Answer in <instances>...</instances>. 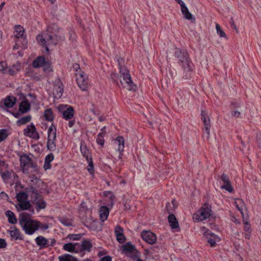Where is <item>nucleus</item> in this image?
Segmentation results:
<instances>
[{
  "instance_id": "1",
  "label": "nucleus",
  "mask_w": 261,
  "mask_h": 261,
  "mask_svg": "<svg viewBox=\"0 0 261 261\" xmlns=\"http://www.w3.org/2000/svg\"><path fill=\"white\" fill-rule=\"evenodd\" d=\"M65 38L64 34L55 23L49 25L46 33L38 35L36 38L38 43L45 47L47 51L49 50L48 46L56 45Z\"/></svg>"
},
{
  "instance_id": "2",
  "label": "nucleus",
  "mask_w": 261,
  "mask_h": 261,
  "mask_svg": "<svg viewBox=\"0 0 261 261\" xmlns=\"http://www.w3.org/2000/svg\"><path fill=\"white\" fill-rule=\"evenodd\" d=\"M30 215L27 213L20 214L19 224L25 233L28 235L34 234L40 227V222L31 219Z\"/></svg>"
},
{
  "instance_id": "3",
  "label": "nucleus",
  "mask_w": 261,
  "mask_h": 261,
  "mask_svg": "<svg viewBox=\"0 0 261 261\" xmlns=\"http://www.w3.org/2000/svg\"><path fill=\"white\" fill-rule=\"evenodd\" d=\"M20 167L23 173L29 174L38 172L36 163L28 155L23 154L20 157Z\"/></svg>"
},
{
  "instance_id": "4",
  "label": "nucleus",
  "mask_w": 261,
  "mask_h": 261,
  "mask_svg": "<svg viewBox=\"0 0 261 261\" xmlns=\"http://www.w3.org/2000/svg\"><path fill=\"white\" fill-rule=\"evenodd\" d=\"M120 76L122 78L120 80L122 86L129 91L136 90V86L133 82L130 74V71L126 66H119Z\"/></svg>"
},
{
  "instance_id": "5",
  "label": "nucleus",
  "mask_w": 261,
  "mask_h": 261,
  "mask_svg": "<svg viewBox=\"0 0 261 261\" xmlns=\"http://www.w3.org/2000/svg\"><path fill=\"white\" fill-rule=\"evenodd\" d=\"M235 205L239 211L241 212L243 217V221L245 224L244 228L245 231V238L247 239H249L250 238V234L251 232V227L250 224L248 223L247 219L244 218V214L243 212L244 204L243 200L239 198L236 199L235 200Z\"/></svg>"
},
{
  "instance_id": "6",
  "label": "nucleus",
  "mask_w": 261,
  "mask_h": 261,
  "mask_svg": "<svg viewBox=\"0 0 261 261\" xmlns=\"http://www.w3.org/2000/svg\"><path fill=\"white\" fill-rule=\"evenodd\" d=\"M211 207L204 204L196 213L194 214L193 218L195 221H202L210 217L211 215Z\"/></svg>"
},
{
  "instance_id": "7",
  "label": "nucleus",
  "mask_w": 261,
  "mask_h": 261,
  "mask_svg": "<svg viewBox=\"0 0 261 261\" xmlns=\"http://www.w3.org/2000/svg\"><path fill=\"white\" fill-rule=\"evenodd\" d=\"M47 133V148L51 151H55L56 150V128L53 124L48 128Z\"/></svg>"
},
{
  "instance_id": "8",
  "label": "nucleus",
  "mask_w": 261,
  "mask_h": 261,
  "mask_svg": "<svg viewBox=\"0 0 261 261\" xmlns=\"http://www.w3.org/2000/svg\"><path fill=\"white\" fill-rule=\"evenodd\" d=\"M75 75L79 87L83 91L87 90L88 88V82L87 81V76L84 72L81 70L80 66L75 70Z\"/></svg>"
},
{
  "instance_id": "9",
  "label": "nucleus",
  "mask_w": 261,
  "mask_h": 261,
  "mask_svg": "<svg viewBox=\"0 0 261 261\" xmlns=\"http://www.w3.org/2000/svg\"><path fill=\"white\" fill-rule=\"evenodd\" d=\"M31 189L32 190V192L35 194L34 203L37 206V211H39L40 210L45 208L46 205V202L42 199V197L37 193V191L35 188L32 187Z\"/></svg>"
},
{
  "instance_id": "10",
  "label": "nucleus",
  "mask_w": 261,
  "mask_h": 261,
  "mask_svg": "<svg viewBox=\"0 0 261 261\" xmlns=\"http://www.w3.org/2000/svg\"><path fill=\"white\" fill-rule=\"evenodd\" d=\"M63 85L60 80H56L53 91L54 98L56 99L60 98L63 95Z\"/></svg>"
},
{
  "instance_id": "11",
  "label": "nucleus",
  "mask_w": 261,
  "mask_h": 261,
  "mask_svg": "<svg viewBox=\"0 0 261 261\" xmlns=\"http://www.w3.org/2000/svg\"><path fill=\"white\" fill-rule=\"evenodd\" d=\"M176 55L179 61V63L182 64L183 65H189L191 63L189 55L186 51H177L176 52Z\"/></svg>"
},
{
  "instance_id": "12",
  "label": "nucleus",
  "mask_w": 261,
  "mask_h": 261,
  "mask_svg": "<svg viewBox=\"0 0 261 261\" xmlns=\"http://www.w3.org/2000/svg\"><path fill=\"white\" fill-rule=\"evenodd\" d=\"M201 229L204 231L203 234L207 238V242L210 244L211 247H213L216 244V242L218 240V237L212 233L208 229H206L205 227H202Z\"/></svg>"
},
{
  "instance_id": "13",
  "label": "nucleus",
  "mask_w": 261,
  "mask_h": 261,
  "mask_svg": "<svg viewBox=\"0 0 261 261\" xmlns=\"http://www.w3.org/2000/svg\"><path fill=\"white\" fill-rule=\"evenodd\" d=\"M141 237L143 240L150 244L155 243L156 241L155 234L150 231H143L141 233Z\"/></svg>"
},
{
  "instance_id": "14",
  "label": "nucleus",
  "mask_w": 261,
  "mask_h": 261,
  "mask_svg": "<svg viewBox=\"0 0 261 261\" xmlns=\"http://www.w3.org/2000/svg\"><path fill=\"white\" fill-rule=\"evenodd\" d=\"M220 178L224 183V185L221 186V189H225L230 193L232 192L233 190V189L231 185V183L228 177L226 174H223L221 176Z\"/></svg>"
},
{
  "instance_id": "15",
  "label": "nucleus",
  "mask_w": 261,
  "mask_h": 261,
  "mask_svg": "<svg viewBox=\"0 0 261 261\" xmlns=\"http://www.w3.org/2000/svg\"><path fill=\"white\" fill-rule=\"evenodd\" d=\"M201 119L204 125V128L207 134V138L208 139L210 136V119L205 111H202L201 112Z\"/></svg>"
},
{
  "instance_id": "16",
  "label": "nucleus",
  "mask_w": 261,
  "mask_h": 261,
  "mask_svg": "<svg viewBox=\"0 0 261 261\" xmlns=\"http://www.w3.org/2000/svg\"><path fill=\"white\" fill-rule=\"evenodd\" d=\"M123 250L126 252V253H130L134 254V255L132 256L134 259H136L139 255L137 254L139 252L136 249L135 246L130 244L129 243H126L123 246Z\"/></svg>"
},
{
  "instance_id": "17",
  "label": "nucleus",
  "mask_w": 261,
  "mask_h": 261,
  "mask_svg": "<svg viewBox=\"0 0 261 261\" xmlns=\"http://www.w3.org/2000/svg\"><path fill=\"white\" fill-rule=\"evenodd\" d=\"M24 135L33 138L38 137V134L36 132L35 126L33 123L24 129Z\"/></svg>"
},
{
  "instance_id": "18",
  "label": "nucleus",
  "mask_w": 261,
  "mask_h": 261,
  "mask_svg": "<svg viewBox=\"0 0 261 261\" xmlns=\"http://www.w3.org/2000/svg\"><path fill=\"white\" fill-rule=\"evenodd\" d=\"M115 233L117 241L120 243H123L125 241V237L123 234V229L119 225L116 226Z\"/></svg>"
},
{
  "instance_id": "19",
  "label": "nucleus",
  "mask_w": 261,
  "mask_h": 261,
  "mask_svg": "<svg viewBox=\"0 0 261 261\" xmlns=\"http://www.w3.org/2000/svg\"><path fill=\"white\" fill-rule=\"evenodd\" d=\"M8 232L9 233L11 238L15 240H23V237L19 230L14 226L11 227L10 229L8 230Z\"/></svg>"
},
{
  "instance_id": "20",
  "label": "nucleus",
  "mask_w": 261,
  "mask_h": 261,
  "mask_svg": "<svg viewBox=\"0 0 261 261\" xmlns=\"http://www.w3.org/2000/svg\"><path fill=\"white\" fill-rule=\"evenodd\" d=\"M181 7V11L184 17L188 20H193L195 21V18L193 17L192 14L189 11V10L184 3L180 4Z\"/></svg>"
},
{
  "instance_id": "21",
  "label": "nucleus",
  "mask_w": 261,
  "mask_h": 261,
  "mask_svg": "<svg viewBox=\"0 0 261 261\" xmlns=\"http://www.w3.org/2000/svg\"><path fill=\"white\" fill-rule=\"evenodd\" d=\"M36 244L40 248H45L49 246V241L43 236H38L35 239Z\"/></svg>"
},
{
  "instance_id": "22",
  "label": "nucleus",
  "mask_w": 261,
  "mask_h": 261,
  "mask_svg": "<svg viewBox=\"0 0 261 261\" xmlns=\"http://www.w3.org/2000/svg\"><path fill=\"white\" fill-rule=\"evenodd\" d=\"M115 142L118 145L117 150L120 152L119 158L121 159L122 156V152H123L124 148V140L122 137L118 136L116 139Z\"/></svg>"
},
{
  "instance_id": "23",
  "label": "nucleus",
  "mask_w": 261,
  "mask_h": 261,
  "mask_svg": "<svg viewBox=\"0 0 261 261\" xmlns=\"http://www.w3.org/2000/svg\"><path fill=\"white\" fill-rule=\"evenodd\" d=\"M24 32V30L22 27L20 25H17L15 27V32H14V36L17 39L16 40V44H18V42H19V38H22V36H23V33Z\"/></svg>"
},
{
  "instance_id": "24",
  "label": "nucleus",
  "mask_w": 261,
  "mask_h": 261,
  "mask_svg": "<svg viewBox=\"0 0 261 261\" xmlns=\"http://www.w3.org/2000/svg\"><path fill=\"white\" fill-rule=\"evenodd\" d=\"M16 98L12 96H8L3 100L4 106L8 108H12L16 103Z\"/></svg>"
},
{
  "instance_id": "25",
  "label": "nucleus",
  "mask_w": 261,
  "mask_h": 261,
  "mask_svg": "<svg viewBox=\"0 0 261 261\" xmlns=\"http://www.w3.org/2000/svg\"><path fill=\"white\" fill-rule=\"evenodd\" d=\"M19 109L22 113H26L30 110V104L25 98L20 103Z\"/></svg>"
},
{
  "instance_id": "26",
  "label": "nucleus",
  "mask_w": 261,
  "mask_h": 261,
  "mask_svg": "<svg viewBox=\"0 0 261 261\" xmlns=\"http://www.w3.org/2000/svg\"><path fill=\"white\" fill-rule=\"evenodd\" d=\"M63 118L66 120L71 119L73 117L74 110L71 106H68L66 110L63 111Z\"/></svg>"
},
{
  "instance_id": "27",
  "label": "nucleus",
  "mask_w": 261,
  "mask_h": 261,
  "mask_svg": "<svg viewBox=\"0 0 261 261\" xmlns=\"http://www.w3.org/2000/svg\"><path fill=\"white\" fill-rule=\"evenodd\" d=\"M109 211L107 206H101L99 211V217L100 220L104 222L106 221L109 216Z\"/></svg>"
},
{
  "instance_id": "28",
  "label": "nucleus",
  "mask_w": 261,
  "mask_h": 261,
  "mask_svg": "<svg viewBox=\"0 0 261 261\" xmlns=\"http://www.w3.org/2000/svg\"><path fill=\"white\" fill-rule=\"evenodd\" d=\"M168 221L172 228L175 229L178 227V222L174 215H169L168 216Z\"/></svg>"
},
{
  "instance_id": "29",
  "label": "nucleus",
  "mask_w": 261,
  "mask_h": 261,
  "mask_svg": "<svg viewBox=\"0 0 261 261\" xmlns=\"http://www.w3.org/2000/svg\"><path fill=\"white\" fill-rule=\"evenodd\" d=\"M49 63L45 61L44 57H38L33 61L32 65H49Z\"/></svg>"
},
{
  "instance_id": "30",
  "label": "nucleus",
  "mask_w": 261,
  "mask_h": 261,
  "mask_svg": "<svg viewBox=\"0 0 261 261\" xmlns=\"http://www.w3.org/2000/svg\"><path fill=\"white\" fill-rule=\"evenodd\" d=\"M40 67H42V70L45 74H48L53 71L51 66H32V70L33 71H35V70H38ZM31 70H32V68H28L27 72Z\"/></svg>"
},
{
  "instance_id": "31",
  "label": "nucleus",
  "mask_w": 261,
  "mask_h": 261,
  "mask_svg": "<svg viewBox=\"0 0 261 261\" xmlns=\"http://www.w3.org/2000/svg\"><path fill=\"white\" fill-rule=\"evenodd\" d=\"M59 261H78V260L69 254H64L62 255L59 256Z\"/></svg>"
},
{
  "instance_id": "32",
  "label": "nucleus",
  "mask_w": 261,
  "mask_h": 261,
  "mask_svg": "<svg viewBox=\"0 0 261 261\" xmlns=\"http://www.w3.org/2000/svg\"><path fill=\"white\" fill-rule=\"evenodd\" d=\"M6 216L8 218V221L10 223L14 224L17 222V219L14 214L12 211L8 210L6 212Z\"/></svg>"
},
{
  "instance_id": "33",
  "label": "nucleus",
  "mask_w": 261,
  "mask_h": 261,
  "mask_svg": "<svg viewBox=\"0 0 261 261\" xmlns=\"http://www.w3.org/2000/svg\"><path fill=\"white\" fill-rule=\"evenodd\" d=\"M44 116L45 120L48 121H51L54 118L53 111L51 109H46L44 113Z\"/></svg>"
},
{
  "instance_id": "34",
  "label": "nucleus",
  "mask_w": 261,
  "mask_h": 261,
  "mask_svg": "<svg viewBox=\"0 0 261 261\" xmlns=\"http://www.w3.org/2000/svg\"><path fill=\"white\" fill-rule=\"evenodd\" d=\"M31 118L32 117L30 115H27L25 117L20 118L17 121V124L18 126L25 124L31 121Z\"/></svg>"
},
{
  "instance_id": "35",
  "label": "nucleus",
  "mask_w": 261,
  "mask_h": 261,
  "mask_svg": "<svg viewBox=\"0 0 261 261\" xmlns=\"http://www.w3.org/2000/svg\"><path fill=\"white\" fill-rule=\"evenodd\" d=\"M63 249L68 252H73L75 250V245L71 243L65 244L63 247Z\"/></svg>"
},
{
  "instance_id": "36",
  "label": "nucleus",
  "mask_w": 261,
  "mask_h": 261,
  "mask_svg": "<svg viewBox=\"0 0 261 261\" xmlns=\"http://www.w3.org/2000/svg\"><path fill=\"white\" fill-rule=\"evenodd\" d=\"M92 244L90 241H84L81 245V249L83 250H86L90 251L92 247Z\"/></svg>"
},
{
  "instance_id": "37",
  "label": "nucleus",
  "mask_w": 261,
  "mask_h": 261,
  "mask_svg": "<svg viewBox=\"0 0 261 261\" xmlns=\"http://www.w3.org/2000/svg\"><path fill=\"white\" fill-rule=\"evenodd\" d=\"M18 205L21 210H29L30 208L31 203L29 201L25 200L19 202Z\"/></svg>"
},
{
  "instance_id": "38",
  "label": "nucleus",
  "mask_w": 261,
  "mask_h": 261,
  "mask_svg": "<svg viewBox=\"0 0 261 261\" xmlns=\"http://www.w3.org/2000/svg\"><path fill=\"white\" fill-rule=\"evenodd\" d=\"M81 151L82 154L86 159V160H88V159L91 158V156L90 155L89 150H88L87 147L85 145H81Z\"/></svg>"
},
{
  "instance_id": "39",
  "label": "nucleus",
  "mask_w": 261,
  "mask_h": 261,
  "mask_svg": "<svg viewBox=\"0 0 261 261\" xmlns=\"http://www.w3.org/2000/svg\"><path fill=\"white\" fill-rule=\"evenodd\" d=\"M1 177L5 182H7L11 178V172L8 170L5 172L0 173Z\"/></svg>"
},
{
  "instance_id": "40",
  "label": "nucleus",
  "mask_w": 261,
  "mask_h": 261,
  "mask_svg": "<svg viewBox=\"0 0 261 261\" xmlns=\"http://www.w3.org/2000/svg\"><path fill=\"white\" fill-rule=\"evenodd\" d=\"M28 198V195L25 192H20L16 195V198L19 202L27 200Z\"/></svg>"
},
{
  "instance_id": "41",
  "label": "nucleus",
  "mask_w": 261,
  "mask_h": 261,
  "mask_svg": "<svg viewBox=\"0 0 261 261\" xmlns=\"http://www.w3.org/2000/svg\"><path fill=\"white\" fill-rule=\"evenodd\" d=\"M104 136L105 133H100L98 134L96 138L97 143L102 146L105 143Z\"/></svg>"
},
{
  "instance_id": "42",
  "label": "nucleus",
  "mask_w": 261,
  "mask_h": 261,
  "mask_svg": "<svg viewBox=\"0 0 261 261\" xmlns=\"http://www.w3.org/2000/svg\"><path fill=\"white\" fill-rule=\"evenodd\" d=\"M9 134L6 129H0V142L5 140L8 136Z\"/></svg>"
},
{
  "instance_id": "43",
  "label": "nucleus",
  "mask_w": 261,
  "mask_h": 261,
  "mask_svg": "<svg viewBox=\"0 0 261 261\" xmlns=\"http://www.w3.org/2000/svg\"><path fill=\"white\" fill-rule=\"evenodd\" d=\"M216 29L217 33L220 36V37L226 38V36L225 32L221 29L220 26L218 23H217L216 25Z\"/></svg>"
},
{
  "instance_id": "44",
  "label": "nucleus",
  "mask_w": 261,
  "mask_h": 261,
  "mask_svg": "<svg viewBox=\"0 0 261 261\" xmlns=\"http://www.w3.org/2000/svg\"><path fill=\"white\" fill-rule=\"evenodd\" d=\"M88 163H89L88 166L87 167V170L90 173L92 174L94 170V166L92 160V158H90L88 160H87Z\"/></svg>"
},
{
  "instance_id": "45",
  "label": "nucleus",
  "mask_w": 261,
  "mask_h": 261,
  "mask_svg": "<svg viewBox=\"0 0 261 261\" xmlns=\"http://www.w3.org/2000/svg\"><path fill=\"white\" fill-rule=\"evenodd\" d=\"M8 170H9L8 165L4 161H0V173L5 172Z\"/></svg>"
},
{
  "instance_id": "46",
  "label": "nucleus",
  "mask_w": 261,
  "mask_h": 261,
  "mask_svg": "<svg viewBox=\"0 0 261 261\" xmlns=\"http://www.w3.org/2000/svg\"><path fill=\"white\" fill-rule=\"evenodd\" d=\"M105 195L110 199L111 204L112 206L115 199V195L112 192L110 191L107 192V193L105 194Z\"/></svg>"
},
{
  "instance_id": "47",
  "label": "nucleus",
  "mask_w": 261,
  "mask_h": 261,
  "mask_svg": "<svg viewBox=\"0 0 261 261\" xmlns=\"http://www.w3.org/2000/svg\"><path fill=\"white\" fill-rule=\"evenodd\" d=\"M60 222L61 223H62L63 224L66 226H69L71 225V221L69 219H67L66 218H61L60 219Z\"/></svg>"
},
{
  "instance_id": "48",
  "label": "nucleus",
  "mask_w": 261,
  "mask_h": 261,
  "mask_svg": "<svg viewBox=\"0 0 261 261\" xmlns=\"http://www.w3.org/2000/svg\"><path fill=\"white\" fill-rule=\"evenodd\" d=\"M182 70L184 71V74H185V76L187 77L188 76V72H191L193 70L192 66H182Z\"/></svg>"
},
{
  "instance_id": "49",
  "label": "nucleus",
  "mask_w": 261,
  "mask_h": 261,
  "mask_svg": "<svg viewBox=\"0 0 261 261\" xmlns=\"http://www.w3.org/2000/svg\"><path fill=\"white\" fill-rule=\"evenodd\" d=\"M22 38H19V43H21L22 46L24 48H25L28 44V41L27 40L25 36H23Z\"/></svg>"
},
{
  "instance_id": "50",
  "label": "nucleus",
  "mask_w": 261,
  "mask_h": 261,
  "mask_svg": "<svg viewBox=\"0 0 261 261\" xmlns=\"http://www.w3.org/2000/svg\"><path fill=\"white\" fill-rule=\"evenodd\" d=\"M15 66H0V72L3 73H8L10 67H14Z\"/></svg>"
},
{
  "instance_id": "51",
  "label": "nucleus",
  "mask_w": 261,
  "mask_h": 261,
  "mask_svg": "<svg viewBox=\"0 0 261 261\" xmlns=\"http://www.w3.org/2000/svg\"><path fill=\"white\" fill-rule=\"evenodd\" d=\"M69 239L72 240H77L81 238V234H69L68 237Z\"/></svg>"
},
{
  "instance_id": "52",
  "label": "nucleus",
  "mask_w": 261,
  "mask_h": 261,
  "mask_svg": "<svg viewBox=\"0 0 261 261\" xmlns=\"http://www.w3.org/2000/svg\"><path fill=\"white\" fill-rule=\"evenodd\" d=\"M54 156L53 153H50L46 156L45 161L50 163L54 160Z\"/></svg>"
},
{
  "instance_id": "53",
  "label": "nucleus",
  "mask_w": 261,
  "mask_h": 261,
  "mask_svg": "<svg viewBox=\"0 0 261 261\" xmlns=\"http://www.w3.org/2000/svg\"><path fill=\"white\" fill-rule=\"evenodd\" d=\"M18 70H19V69L16 68V66H15L14 67H10V69H9V74L10 75H14Z\"/></svg>"
},
{
  "instance_id": "54",
  "label": "nucleus",
  "mask_w": 261,
  "mask_h": 261,
  "mask_svg": "<svg viewBox=\"0 0 261 261\" xmlns=\"http://www.w3.org/2000/svg\"><path fill=\"white\" fill-rule=\"evenodd\" d=\"M119 75L117 73H113L111 74V77H112V80L115 82H116L117 84H118V81L119 80Z\"/></svg>"
},
{
  "instance_id": "55",
  "label": "nucleus",
  "mask_w": 261,
  "mask_h": 261,
  "mask_svg": "<svg viewBox=\"0 0 261 261\" xmlns=\"http://www.w3.org/2000/svg\"><path fill=\"white\" fill-rule=\"evenodd\" d=\"M7 243L3 239H0V248H4L6 247Z\"/></svg>"
},
{
  "instance_id": "56",
  "label": "nucleus",
  "mask_w": 261,
  "mask_h": 261,
  "mask_svg": "<svg viewBox=\"0 0 261 261\" xmlns=\"http://www.w3.org/2000/svg\"><path fill=\"white\" fill-rule=\"evenodd\" d=\"M230 23L231 27L235 30V31H236V32L237 33H239L238 29L237 28L236 25H235L234 20H233L232 18L231 19Z\"/></svg>"
},
{
  "instance_id": "57",
  "label": "nucleus",
  "mask_w": 261,
  "mask_h": 261,
  "mask_svg": "<svg viewBox=\"0 0 261 261\" xmlns=\"http://www.w3.org/2000/svg\"><path fill=\"white\" fill-rule=\"evenodd\" d=\"M43 167L45 170H47L51 168V165L49 162L45 161Z\"/></svg>"
},
{
  "instance_id": "58",
  "label": "nucleus",
  "mask_w": 261,
  "mask_h": 261,
  "mask_svg": "<svg viewBox=\"0 0 261 261\" xmlns=\"http://www.w3.org/2000/svg\"><path fill=\"white\" fill-rule=\"evenodd\" d=\"M117 62L119 65H122L125 63L124 60L121 58L117 59Z\"/></svg>"
},
{
  "instance_id": "59",
  "label": "nucleus",
  "mask_w": 261,
  "mask_h": 261,
  "mask_svg": "<svg viewBox=\"0 0 261 261\" xmlns=\"http://www.w3.org/2000/svg\"><path fill=\"white\" fill-rule=\"evenodd\" d=\"M101 261H112V258L110 256H106L102 257Z\"/></svg>"
},
{
  "instance_id": "60",
  "label": "nucleus",
  "mask_w": 261,
  "mask_h": 261,
  "mask_svg": "<svg viewBox=\"0 0 261 261\" xmlns=\"http://www.w3.org/2000/svg\"><path fill=\"white\" fill-rule=\"evenodd\" d=\"M231 114L233 117H238L240 115V112L238 111H234L232 112Z\"/></svg>"
},
{
  "instance_id": "61",
  "label": "nucleus",
  "mask_w": 261,
  "mask_h": 261,
  "mask_svg": "<svg viewBox=\"0 0 261 261\" xmlns=\"http://www.w3.org/2000/svg\"><path fill=\"white\" fill-rule=\"evenodd\" d=\"M30 178L31 179V182H34V181L36 182L37 180H38V179L36 176H35L34 175L30 176Z\"/></svg>"
},
{
  "instance_id": "62",
  "label": "nucleus",
  "mask_w": 261,
  "mask_h": 261,
  "mask_svg": "<svg viewBox=\"0 0 261 261\" xmlns=\"http://www.w3.org/2000/svg\"><path fill=\"white\" fill-rule=\"evenodd\" d=\"M171 204L169 202H168L166 204V207L167 211L168 212V213H170L171 212V211L170 210V207H171Z\"/></svg>"
},
{
  "instance_id": "63",
  "label": "nucleus",
  "mask_w": 261,
  "mask_h": 261,
  "mask_svg": "<svg viewBox=\"0 0 261 261\" xmlns=\"http://www.w3.org/2000/svg\"><path fill=\"white\" fill-rule=\"evenodd\" d=\"M75 123V120H71V121H70L69 122H68V126L69 127H71L73 126V125H74Z\"/></svg>"
},
{
  "instance_id": "64",
  "label": "nucleus",
  "mask_w": 261,
  "mask_h": 261,
  "mask_svg": "<svg viewBox=\"0 0 261 261\" xmlns=\"http://www.w3.org/2000/svg\"><path fill=\"white\" fill-rule=\"evenodd\" d=\"M99 121L102 122L106 120V118L105 117L103 116H100L98 118Z\"/></svg>"
}]
</instances>
